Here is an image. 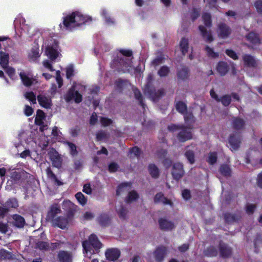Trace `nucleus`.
<instances>
[{"instance_id":"37998d69","label":"nucleus","mask_w":262,"mask_h":262,"mask_svg":"<svg viewBox=\"0 0 262 262\" xmlns=\"http://www.w3.org/2000/svg\"><path fill=\"white\" fill-rule=\"evenodd\" d=\"M0 258L2 259H13V255L11 252L3 249L0 251Z\"/></svg>"},{"instance_id":"5701e85b","label":"nucleus","mask_w":262,"mask_h":262,"mask_svg":"<svg viewBox=\"0 0 262 262\" xmlns=\"http://www.w3.org/2000/svg\"><path fill=\"white\" fill-rule=\"evenodd\" d=\"M46 118L45 113L41 110H38L36 112V116L35 118V124L40 126V130H43V120Z\"/></svg>"},{"instance_id":"603ef678","label":"nucleus","mask_w":262,"mask_h":262,"mask_svg":"<svg viewBox=\"0 0 262 262\" xmlns=\"http://www.w3.org/2000/svg\"><path fill=\"white\" fill-rule=\"evenodd\" d=\"M25 98L29 100L32 104L36 103V96L34 93L32 92H28L25 94Z\"/></svg>"},{"instance_id":"49530a36","label":"nucleus","mask_w":262,"mask_h":262,"mask_svg":"<svg viewBox=\"0 0 262 262\" xmlns=\"http://www.w3.org/2000/svg\"><path fill=\"white\" fill-rule=\"evenodd\" d=\"M202 19L206 27L210 28L212 26L211 15L209 13H205L202 15Z\"/></svg>"},{"instance_id":"a878e982","label":"nucleus","mask_w":262,"mask_h":262,"mask_svg":"<svg viewBox=\"0 0 262 262\" xmlns=\"http://www.w3.org/2000/svg\"><path fill=\"white\" fill-rule=\"evenodd\" d=\"M241 219V216L236 213H226L224 214L225 221L228 224L237 222Z\"/></svg>"},{"instance_id":"9b49d317","label":"nucleus","mask_w":262,"mask_h":262,"mask_svg":"<svg viewBox=\"0 0 262 262\" xmlns=\"http://www.w3.org/2000/svg\"><path fill=\"white\" fill-rule=\"evenodd\" d=\"M220 256L223 258L230 257L232 253V249L227 244L221 241L219 245Z\"/></svg>"},{"instance_id":"a18cd8bd","label":"nucleus","mask_w":262,"mask_h":262,"mask_svg":"<svg viewBox=\"0 0 262 262\" xmlns=\"http://www.w3.org/2000/svg\"><path fill=\"white\" fill-rule=\"evenodd\" d=\"M11 180H8L7 181V185L9 184L10 185L12 184L13 181L14 182H16L19 181L21 178V174L19 172L17 171H14L11 172L10 176Z\"/></svg>"},{"instance_id":"4c0bfd02","label":"nucleus","mask_w":262,"mask_h":262,"mask_svg":"<svg viewBox=\"0 0 262 262\" xmlns=\"http://www.w3.org/2000/svg\"><path fill=\"white\" fill-rule=\"evenodd\" d=\"M148 171L152 178L157 179L159 176V169L155 164H150L148 167Z\"/></svg>"},{"instance_id":"e433bc0d","label":"nucleus","mask_w":262,"mask_h":262,"mask_svg":"<svg viewBox=\"0 0 262 262\" xmlns=\"http://www.w3.org/2000/svg\"><path fill=\"white\" fill-rule=\"evenodd\" d=\"M180 50L183 55H185L188 52L189 48V42L188 39L183 37L180 42Z\"/></svg>"},{"instance_id":"f03ea898","label":"nucleus","mask_w":262,"mask_h":262,"mask_svg":"<svg viewBox=\"0 0 262 262\" xmlns=\"http://www.w3.org/2000/svg\"><path fill=\"white\" fill-rule=\"evenodd\" d=\"M120 55H117L114 57L111 66L118 72L126 73L129 72L131 67L132 60L126 57H133V52L131 50L120 49Z\"/></svg>"},{"instance_id":"680f3d73","label":"nucleus","mask_w":262,"mask_h":262,"mask_svg":"<svg viewBox=\"0 0 262 262\" xmlns=\"http://www.w3.org/2000/svg\"><path fill=\"white\" fill-rule=\"evenodd\" d=\"M52 165L56 168H60L62 165V159L60 156L56 157V159H54L51 160Z\"/></svg>"},{"instance_id":"bb28decb","label":"nucleus","mask_w":262,"mask_h":262,"mask_svg":"<svg viewBox=\"0 0 262 262\" xmlns=\"http://www.w3.org/2000/svg\"><path fill=\"white\" fill-rule=\"evenodd\" d=\"M247 40L250 43L254 45H259L260 43V39L258 34L251 31L246 36Z\"/></svg>"},{"instance_id":"4be33fe9","label":"nucleus","mask_w":262,"mask_h":262,"mask_svg":"<svg viewBox=\"0 0 262 262\" xmlns=\"http://www.w3.org/2000/svg\"><path fill=\"white\" fill-rule=\"evenodd\" d=\"M177 78L179 80L185 81L189 76V69L186 66H182L177 72Z\"/></svg>"},{"instance_id":"dca6fc26","label":"nucleus","mask_w":262,"mask_h":262,"mask_svg":"<svg viewBox=\"0 0 262 262\" xmlns=\"http://www.w3.org/2000/svg\"><path fill=\"white\" fill-rule=\"evenodd\" d=\"M39 105L45 108H50L52 106L51 98L49 96L39 94L37 97Z\"/></svg>"},{"instance_id":"7c9ffc66","label":"nucleus","mask_w":262,"mask_h":262,"mask_svg":"<svg viewBox=\"0 0 262 262\" xmlns=\"http://www.w3.org/2000/svg\"><path fill=\"white\" fill-rule=\"evenodd\" d=\"M19 76L23 84L26 87H30L33 84V79L30 78L24 72L19 73Z\"/></svg>"},{"instance_id":"2eb2a0df","label":"nucleus","mask_w":262,"mask_h":262,"mask_svg":"<svg viewBox=\"0 0 262 262\" xmlns=\"http://www.w3.org/2000/svg\"><path fill=\"white\" fill-rule=\"evenodd\" d=\"M167 253V248L163 246H161L157 248L154 251V254L156 261L162 262Z\"/></svg>"},{"instance_id":"c03bdc74","label":"nucleus","mask_w":262,"mask_h":262,"mask_svg":"<svg viewBox=\"0 0 262 262\" xmlns=\"http://www.w3.org/2000/svg\"><path fill=\"white\" fill-rule=\"evenodd\" d=\"M184 155L190 164H193L195 163V156L194 152L193 150H186L185 152Z\"/></svg>"},{"instance_id":"3c124183","label":"nucleus","mask_w":262,"mask_h":262,"mask_svg":"<svg viewBox=\"0 0 262 262\" xmlns=\"http://www.w3.org/2000/svg\"><path fill=\"white\" fill-rule=\"evenodd\" d=\"M170 72L169 68L166 66H163L158 72V74L161 77L167 76Z\"/></svg>"},{"instance_id":"774afa93","label":"nucleus","mask_w":262,"mask_h":262,"mask_svg":"<svg viewBox=\"0 0 262 262\" xmlns=\"http://www.w3.org/2000/svg\"><path fill=\"white\" fill-rule=\"evenodd\" d=\"M254 6L258 13L262 14V0H256Z\"/></svg>"},{"instance_id":"4d7b16f0","label":"nucleus","mask_w":262,"mask_h":262,"mask_svg":"<svg viewBox=\"0 0 262 262\" xmlns=\"http://www.w3.org/2000/svg\"><path fill=\"white\" fill-rule=\"evenodd\" d=\"M165 60L164 55L161 54L160 56L156 57L152 61L151 64L155 67L162 63Z\"/></svg>"},{"instance_id":"a19ab883","label":"nucleus","mask_w":262,"mask_h":262,"mask_svg":"<svg viewBox=\"0 0 262 262\" xmlns=\"http://www.w3.org/2000/svg\"><path fill=\"white\" fill-rule=\"evenodd\" d=\"M177 111L181 114H184L187 111V105L183 101H179L176 104Z\"/></svg>"},{"instance_id":"8fccbe9b","label":"nucleus","mask_w":262,"mask_h":262,"mask_svg":"<svg viewBox=\"0 0 262 262\" xmlns=\"http://www.w3.org/2000/svg\"><path fill=\"white\" fill-rule=\"evenodd\" d=\"M221 101L223 105L228 106L231 103V96L229 95H225L222 96L218 102Z\"/></svg>"},{"instance_id":"473e14b6","label":"nucleus","mask_w":262,"mask_h":262,"mask_svg":"<svg viewBox=\"0 0 262 262\" xmlns=\"http://www.w3.org/2000/svg\"><path fill=\"white\" fill-rule=\"evenodd\" d=\"M184 119L186 126L192 127V124L195 122V118L191 112H186L184 114Z\"/></svg>"},{"instance_id":"1a4fd4ad","label":"nucleus","mask_w":262,"mask_h":262,"mask_svg":"<svg viewBox=\"0 0 262 262\" xmlns=\"http://www.w3.org/2000/svg\"><path fill=\"white\" fill-rule=\"evenodd\" d=\"M171 174L173 178L179 181L184 174L183 165L180 162L175 163L172 165Z\"/></svg>"},{"instance_id":"052dcab7","label":"nucleus","mask_w":262,"mask_h":262,"mask_svg":"<svg viewBox=\"0 0 262 262\" xmlns=\"http://www.w3.org/2000/svg\"><path fill=\"white\" fill-rule=\"evenodd\" d=\"M117 212L120 219L123 220L125 219L127 210L122 205H121L120 208L117 210Z\"/></svg>"},{"instance_id":"9d476101","label":"nucleus","mask_w":262,"mask_h":262,"mask_svg":"<svg viewBox=\"0 0 262 262\" xmlns=\"http://www.w3.org/2000/svg\"><path fill=\"white\" fill-rule=\"evenodd\" d=\"M61 212L60 206L57 203H54L52 204L49 208V211L47 212L46 220L48 222H51L55 216L60 213Z\"/></svg>"},{"instance_id":"412c9836","label":"nucleus","mask_w":262,"mask_h":262,"mask_svg":"<svg viewBox=\"0 0 262 262\" xmlns=\"http://www.w3.org/2000/svg\"><path fill=\"white\" fill-rule=\"evenodd\" d=\"M13 219L12 225L18 228H22L24 227L26 221L24 217L20 215L15 214L12 216Z\"/></svg>"},{"instance_id":"aec40b11","label":"nucleus","mask_w":262,"mask_h":262,"mask_svg":"<svg viewBox=\"0 0 262 262\" xmlns=\"http://www.w3.org/2000/svg\"><path fill=\"white\" fill-rule=\"evenodd\" d=\"M57 259L60 262H72V255L67 251L60 250L58 253Z\"/></svg>"},{"instance_id":"09e8293b","label":"nucleus","mask_w":262,"mask_h":262,"mask_svg":"<svg viewBox=\"0 0 262 262\" xmlns=\"http://www.w3.org/2000/svg\"><path fill=\"white\" fill-rule=\"evenodd\" d=\"M217 159V152L215 151L210 152L208 154V157L207 159V162L211 165L214 164Z\"/></svg>"},{"instance_id":"0e129e2a","label":"nucleus","mask_w":262,"mask_h":262,"mask_svg":"<svg viewBox=\"0 0 262 262\" xmlns=\"http://www.w3.org/2000/svg\"><path fill=\"white\" fill-rule=\"evenodd\" d=\"M119 168V165L115 162H111L108 166V170L111 173L115 172Z\"/></svg>"},{"instance_id":"58836bf2","label":"nucleus","mask_w":262,"mask_h":262,"mask_svg":"<svg viewBox=\"0 0 262 262\" xmlns=\"http://www.w3.org/2000/svg\"><path fill=\"white\" fill-rule=\"evenodd\" d=\"M63 144L69 146L70 154L72 156L74 157L78 155L77 146L75 144L68 141L63 142Z\"/></svg>"},{"instance_id":"f704fd0d","label":"nucleus","mask_w":262,"mask_h":262,"mask_svg":"<svg viewBox=\"0 0 262 262\" xmlns=\"http://www.w3.org/2000/svg\"><path fill=\"white\" fill-rule=\"evenodd\" d=\"M46 52L47 56L52 60L56 59L58 56L57 50L52 46H48L46 48Z\"/></svg>"},{"instance_id":"f8f14e48","label":"nucleus","mask_w":262,"mask_h":262,"mask_svg":"<svg viewBox=\"0 0 262 262\" xmlns=\"http://www.w3.org/2000/svg\"><path fill=\"white\" fill-rule=\"evenodd\" d=\"M159 228L163 231H171L175 228L173 222L167 220L165 217H161L158 219Z\"/></svg>"},{"instance_id":"13d9d810","label":"nucleus","mask_w":262,"mask_h":262,"mask_svg":"<svg viewBox=\"0 0 262 262\" xmlns=\"http://www.w3.org/2000/svg\"><path fill=\"white\" fill-rule=\"evenodd\" d=\"M66 78L68 79H70L74 76V70L72 65H70L66 68Z\"/></svg>"},{"instance_id":"f3484780","label":"nucleus","mask_w":262,"mask_h":262,"mask_svg":"<svg viewBox=\"0 0 262 262\" xmlns=\"http://www.w3.org/2000/svg\"><path fill=\"white\" fill-rule=\"evenodd\" d=\"M99 224L102 227H106L111 224V217L110 215L106 213H101L97 219Z\"/></svg>"},{"instance_id":"e2e57ef3","label":"nucleus","mask_w":262,"mask_h":262,"mask_svg":"<svg viewBox=\"0 0 262 262\" xmlns=\"http://www.w3.org/2000/svg\"><path fill=\"white\" fill-rule=\"evenodd\" d=\"M225 53L229 57L233 60H237L238 59V56L236 53L232 49H226Z\"/></svg>"},{"instance_id":"f257e3e1","label":"nucleus","mask_w":262,"mask_h":262,"mask_svg":"<svg viewBox=\"0 0 262 262\" xmlns=\"http://www.w3.org/2000/svg\"><path fill=\"white\" fill-rule=\"evenodd\" d=\"M92 20L91 17L84 15L78 11H75L63 17L62 24H60L59 27L61 29L72 31L73 28Z\"/></svg>"},{"instance_id":"4468645a","label":"nucleus","mask_w":262,"mask_h":262,"mask_svg":"<svg viewBox=\"0 0 262 262\" xmlns=\"http://www.w3.org/2000/svg\"><path fill=\"white\" fill-rule=\"evenodd\" d=\"M53 226L58 227L61 229H64L67 227L69 223L67 217L62 216H58L50 222Z\"/></svg>"},{"instance_id":"c85d7f7f","label":"nucleus","mask_w":262,"mask_h":262,"mask_svg":"<svg viewBox=\"0 0 262 262\" xmlns=\"http://www.w3.org/2000/svg\"><path fill=\"white\" fill-rule=\"evenodd\" d=\"M46 171L47 177L52 181L54 182L57 186H61L63 184L61 181L58 179L56 176L52 171L50 167H48Z\"/></svg>"},{"instance_id":"69168bd1","label":"nucleus","mask_w":262,"mask_h":262,"mask_svg":"<svg viewBox=\"0 0 262 262\" xmlns=\"http://www.w3.org/2000/svg\"><path fill=\"white\" fill-rule=\"evenodd\" d=\"M107 138V134L105 131L100 130L96 134V140L98 141H102Z\"/></svg>"},{"instance_id":"b1692460","label":"nucleus","mask_w":262,"mask_h":262,"mask_svg":"<svg viewBox=\"0 0 262 262\" xmlns=\"http://www.w3.org/2000/svg\"><path fill=\"white\" fill-rule=\"evenodd\" d=\"M232 128L236 130L243 129L245 125V121L239 117H234L232 121Z\"/></svg>"},{"instance_id":"ea45409f","label":"nucleus","mask_w":262,"mask_h":262,"mask_svg":"<svg viewBox=\"0 0 262 262\" xmlns=\"http://www.w3.org/2000/svg\"><path fill=\"white\" fill-rule=\"evenodd\" d=\"M219 171L220 173L224 177H230L231 174V169L227 164H222L221 165Z\"/></svg>"},{"instance_id":"20e7f679","label":"nucleus","mask_w":262,"mask_h":262,"mask_svg":"<svg viewBox=\"0 0 262 262\" xmlns=\"http://www.w3.org/2000/svg\"><path fill=\"white\" fill-rule=\"evenodd\" d=\"M82 246L86 253L89 252L91 253V251H93L92 247L95 250H98L101 248V244L99 241L97 236L94 234H92L89 236L88 241L82 242Z\"/></svg>"},{"instance_id":"de8ad7c7","label":"nucleus","mask_w":262,"mask_h":262,"mask_svg":"<svg viewBox=\"0 0 262 262\" xmlns=\"http://www.w3.org/2000/svg\"><path fill=\"white\" fill-rule=\"evenodd\" d=\"M139 198L138 193L135 190H132L128 193V196L126 199V202L128 203L137 200Z\"/></svg>"},{"instance_id":"a211bd4d","label":"nucleus","mask_w":262,"mask_h":262,"mask_svg":"<svg viewBox=\"0 0 262 262\" xmlns=\"http://www.w3.org/2000/svg\"><path fill=\"white\" fill-rule=\"evenodd\" d=\"M199 30L203 38L206 42L210 43L213 41L214 38L210 30L208 31L205 27L202 25L199 26Z\"/></svg>"},{"instance_id":"6e6d98bb","label":"nucleus","mask_w":262,"mask_h":262,"mask_svg":"<svg viewBox=\"0 0 262 262\" xmlns=\"http://www.w3.org/2000/svg\"><path fill=\"white\" fill-rule=\"evenodd\" d=\"M10 211L8 208L3 204L0 206V218L4 219L9 213Z\"/></svg>"},{"instance_id":"5fc2aeb1","label":"nucleus","mask_w":262,"mask_h":262,"mask_svg":"<svg viewBox=\"0 0 262 262\" xmlns=\"http://www.w3.org/2000/svg\"><path fill=\"white\" fill-rule=\"evenodd\" d=\"M167 154V150L163 148L158 149L156 152V154L158 158L160 160H162L166 158Z\"/></svg>"},{"instance_id":"bf43d9fd","label":"nucleus","mask_w":262,"mask_h":262,"mask_svg":"<svg viewBox=\"0 0 262 262\" xmlns=\"http://www.w3.org/2000/svg\"><path fill=\"white\" fill-rule=\"evenodd\" d=\"M36 247L40 250H47L49 249L50 245L48 242L39 241L36 243Z\"/></svg>"},{"instance_id":"393cba45","label":"nucleus","mask_w":262,"mask_h":262,"mask_svg":"<svg viewBox=\"0 0 262 262\" xmlns=\"http://www.w3.org/2000/svg\"><path fill=\"white\" fill-rule=\"evenodd\" d=\"M229 67L226 62L219 61L216 66V70L221 76H225L229 71Z\"/></svg>"},{"instance_id":"c756f323","label":"nucleus","mask_w":262,"mask_h":262,"mask_svg":"<svg viewBox=\"0 0 262 262\" xmlns=\"http://www.w3.org/2000/svg\"><path fill=\"white\" fill-rule=\"evenodd\" d=\"M244 64L248 67H255L256 62L254 57L250 54H244L243 56Z\"/></svg>"},{"instance_id":"79ce46f5","label":"nucleus","mask_w":262,"mask_h":262,"mask_svg":"<svg viewBox=\"0 0 262 262\" xmlns=\"http://www.w3.org/2000/svg\"><path fill=\"white\" fill-rule=\"evenodd\" d=\"M75 196L79 204L81 205L84 206L87 203L88 198L82 192H78L76 193Z\"/></svg>"},{"instance_id":"72a5a7b5","label":"nucleus","mask_w":262,"mask_h":262,"mask_svg":"<svg viewBox=\"0 0 262 262\" xmlns=\"http://www.w3.org/2000/svg\"><path fill=\"white\" fill-rule=\"evenodd\" d=\"M203 253L207 257H216L218 254V251L214 246H210L204 250Z\"/></svg>"},{"instance_id":"864d4df0","label":"nucleus","mask_w":262,"mask_h":262,"mask_svg":"<svg viewBox=\"0 0 262 262\" xmlns=\"http://www.w3.org/2000/svg\"><path fill=\"white\" fill-rule=\"evenodd\" d=\"M205 51L207 53L208 57L212 58H216L219 56L217 53L215 52L212 48H211L208 46H206L205 47Z\"/></svg>"},{"instance_id":"2f4dec72","label":"nucleus","mask_w":262,"mask_h":262,"mask_svg":"<svg viewBox=\"0 0 262 262\" xmlns=\"http://www.w3.org/2000/svg\"><path fill=\"white\" fill-rule=\"evenodd\" d=\"M9 55L3 51H0V65L3 69H6L9 64Z\"/></svg>"},{"instance_id":"0eeeda50","label":"nucleus","mask_w":262,"mask_h":262,"mask_svg":"<svg viewBox=\"0 0 262 262\" xmlns=\"http://www.w3.org/2000/svg\"><path fill=\"white\" fill-rule=\"evenodd\" d=\"M217 33L219 37L226 39L231 34L232 30L226 24L221 23L218 25Z\"/></svg>"},{"instance_id":"c9c22d12","label":"nucleus","mask_w":262,"mask_h":262,"mask_svg":"<svg viewBox=\"0 0 262 262\" xmlns=\"http://www.w3.org/2000/svg\"><path fill=\"white\" fill-rule=\"evenodd\" d=\"M133 92L135 98L138 101L139 104L145 110L146 105L144 102L143 98L140 91L138 88H135L133 89Z\"/></svg>"},{"instance_id":"338daca9","label":"nucleus","mask_w":262,"mask_h":262,"mask_svg":"<svg viewBox=\"0 0 262 262\" xmlns=\"http://www.w3.org/2000/svg\"><path fill=\"white\" fill-rule=\"evenodd\" d=\"M5 70V72L8 74V75L9 76V77L13 79V77L15 75V70L14 68L12 67H7L6 69H4Z\"/></svg>"},{"instance_id":"423d86ee","label":"nucleus","mask_w":262,"mask_h":262,"mask_svg":"<svg viewBox=\"0 0 262 262\" xmlns=\"http://www.w3.org/2000/svg\"><path fill=\"white\" fill-rule=\"evenodd\" d=\"M64 99L67 102H70L74 99L76 103H79L82 100V96L78 91L75 90V85H72L68 90L64 96Z\"/></svg>"},{"instance_id":"ddd939ff","label":"nucleus","mask_w":262,"mask_h":262,"mask_svg":"<svg viewBox=\"0 0 262 262\" xmlns=\"http://www.w3.org/2000/svg\"><path fill=\"white\" fill-rule=\"evenodd\" d=\"M105 255L107 260L114 261L119 258L121 252L116 248H110L106 250Z\"/></svg>"},{"instance_id":"6ab92c4d","label":"nucleus","mask_w":262,"mask_h":262,"mask_svg":"<svg viewBox=\"0 0 262 262\" xmlns=\"http://www.w3.org/2000/svg\"><path fill=\"white\" fill-rule=\"evenodd\" d=\"M229 143L231 148L234 150H237L240 146L241 139L238 135H231L228 139Z\"/></svg>"},{"instance_id":"39448f33","label":"nucleus","mask_w":262,"mask_h":262,"mask_svg":"<svg viewBox=\"0 0 262 262\" xmlns=\"http://www.w3.org/2000/svg\"><path fill=\"white\" fill-rule=\"evenodd\" d=\"M192 127L181 124V126L177 135V138L180 142H185L192 139Z\"/></svg>"},{"instance_id":"7ed1b4c3","label":"nucleus","mask_w":262,"mask_h":262,"mask_svg":"<svg viewBox=\"0 0 262 262\" xmlns=\"http://www.w3.org/2000/svg\"><path fill=\"white\" fill-rule=\"evenodd\" d=\"M144 92L145 94L149 96L152 101L155 102L159 101L165 94L164 89H160L156 91L150 81H148L145 84Z\"/></svg>"},{"instance_id":"cd10ccee","label":"nucleus","mask_w":262,"mask_h":262,"mask_svg":"<svg viewBox=\"0 0 262 262\" xmlns=\"http://www.w3.org/2000/svg\"><path fill=\"white\" fill-rule=\"evenodd\" d=\"M4 204L11 211L17 209L19 206L18 200L14 197L9 198Z\"/></svg>"},{"instance_id":"6e6552de","label":"nucleus","mask_w":262,"mask_h":262,"mask_svg":"<svg viewBox=\"0 0 262 262\" xmlns=\"http://www.w3.org/2000/svg\"><path fill=\"white\" fill-rule=\"evenodd\" d=\"M62 208L66 212L67 217L71 219L74 215L77 206L70 200H64L62 204Z\"/></svg>"}]
</instances>
